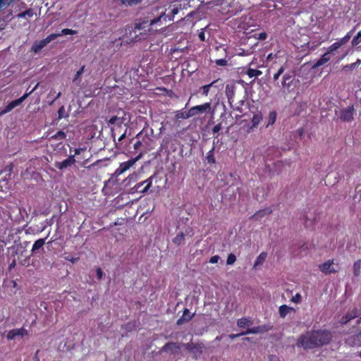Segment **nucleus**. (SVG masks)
I'll use <instances>...</instances> for the list:
<instances>
[{
    "label": "nucleus",
    "mask_w": 361,
    "mask_h": 361,
    "mask_svg": "<svg viewBox=\"0 0 361 361\" xmlns=\"http://www.w3.org/2000/svg\"><path fill=\"white\" fill-rule=\"evenodd\" d=\"M331 339L332 335L329 331H310L299 337L297 345L305 349H312L328 344Z\"/></svg>",
    "instance_id": "1"
},
{
    "label": "nucleus",
    "mask_w": 361,
    "mask_h": 361,
    "mask_svg": "<svg viewBox=\"0 0 361 361\" xmlns=\"http://www.w3.org/2000/svg\"><path fill=\"white\" fill-rule=\"evenodd\" d=\"M86 152V147H79L75 149V154L69 156L67 159L65 160L60 161V162H56L54 166L58 168L59 169H63L67 168L68 166H71L72 164H73L75 162H78L81 166L86 167V164L88 162V158H80V154L81 153ZM89 166H87L88 168Z\"/></svg>",
    "instance_id": "2"
},
{
    "label": "nucleus",
    "mask_w": 361,
    "mask_h": 361,
    "mask_svg": "<svg viewBox=\"0 0 361 361\" xmlns=\"http://www.w3.org/2000/svg\"><path fill=\"white\" fill-rule=\"evenodd\" d=\"M76 33H77L76 30H74L72 29H68V28H64L61 31V32L52 33L40 41L35 42L32 46V51H33L35 53H38L45 46H47L49 42H51L52 40L56 39L57 37L63 36V35H75Z\"/></svg>",
    "instance_id": "3"
},
{
    "label": "nucleus",
    "mask_w": 361,
    "mask_h": 361,
    "mask_svg": "<svg viewBox=\"0 0 361 361\" xmlns=\"http://www.w3.org/2000/svg\"><path fill=\"white\" fill-rule=\"evenodd\" d=\"M37 86H35L32 90L29 92L25 93L21 97L11 101L3 110H0V116H4V114L8 113L11 110H13L16 106H19L29 95H30L36 89Z\"/></svg>",
    "instance_id": "4"
},
{
    "label": "nucleus",
    "mask_w": 361,
    "mask_h": 361,
    "mask_svg": "<svg viewBox=\"0 0 361 361\" xmlns=\"http://www.w3.org/2000/svg\"><path fill=\"white\" fill-rule=\"evenodd\" d=\"M354 27L349 31L343 38L338 39L336 42L332 44L327 49V53L329 56L331 53L338 49L342 45L346 44L351 38L353 33L355 32Z\"/></svg>",
    "instance_id": "5"
},
{
    "label": "nucleus",
    "mask_w": 361,
    "mask_h": 361,
    "mask_svg": "<svg viewBox=\"0 0 361 361\" xmlns=\"http://www.w3.org/2000/svg\"><path fill=\"white\" fill-rule=\"evenodd\" d=\"M169 8L171 9V11L169 14L166 15L165 12H162L158 18L150 20L149 26L157 23L163 18L165 19L166 17H168L169 20H172L173 17L178 13L179 10L181 8V4H180L179 6H176V4L170 5Z\"/></svg>",
    "instance_id": "6"
},
{
    "label": "nucleus",
    "mask_w": 361,
    "mask_h": 361,
    "mask_svg": "<svg viewBox=\"0 0 361 361\" xmlns=\"http://www.w3.org/2000/svg\"><path fill=\"white\" fill-rule=\"evenodd\" d=\"M355 109L353 106H349L345 109L336 111V115L338 116L341 121L344 122H350L353 120Z\"/></svg>",
    "instance_id": "7"
},
{
    "label": "nucleus",
    "mask_w": 361,
    "mask_h": 361,
    "mask_svg": "<svg viewBox=\"0 0 361 361\" xmlns=\"http://www.w3.org/2000/svg\"><path fill=\"white\" fill-rule=\"evenodd\" d=\"M142 154L140 153L134 159H129L127 161L123 162L120 164L119 167L115 171L114 175L118 176L128 171L132 167L141 157Z\"/></svg>",
    "instance_id": "8"
},
{
    "label": "nucleus",
    "mask_w": 361,
    "mask_h": 361,
    "mask_svg": "<svg viewBox=\"0 0 361 361\" xmlns=\"http://www.w3.org/2000/svg\"><path fill=\"white\" fill-rule=\"evenodd\" d=\"M124 36H126V37L128 38V39H123V41H125L127 43L137 42L138 40L145 39V36L140 37L139 35L137 34L136 32L135 31V29L132 27H126L125 34L123 37Z\"/></svg>",
    "instance_id": "9"
},
{
    "label": "nucleus",
    "mask_w": 361,
    "mask_h": 361,
    "mask_svg": "<svg viewBox=\"0 0 361 361\" xmlns=\"http://www.w3.org/2000/svg\"><path fill=\"white\" fill-rule=\"evenodd\" d=\"M181 344L174 342L166 343L161 348V352L169 353L173 355L178 354L180 351Z\"/></svg>",
    "instance_id": "10"
},
{
    "label": "nucleus",
    "mask_w": 361,
    "mask_h": 361,
    "mask_svg": "<svg viewBox=\"0 0 361 361\" xmlns=\"http://www.w3.org/2000/svg\"><path fill=\"white\" fill-rule=\"evenodd\" d=\"M235 90H236V86L233 81H231L226 84V88H225V94L228 99V102L231 105H232V104L234 102Z\"/></svg>",
    "instance_id": "11"
},
{
    "label": "nucleus",
    "mask_w": 361,
    "mask_h": 361,
    "mask_svg": "<svg viewBox=\"0 0 361 361\" xmlns=\"http://www.w3.org/2000/svg\"><path fill=\"white\" fill-rule=\"evenodd\" d=\"M211 103L206 102L201 105H197L190 109V113L192 116H195L199 114H203L210 111Z\"/></svg>",
    "instance_id": "12"
},
{
    "label": "nucleus",
    "mask_w": 361,
    "mask_h": 361,
    "mask_svg": "<svg viewBox=\"0 0 361 361\" xmlns=\"http://www.w3.org/2000/svg\"><path fill=\"white\" fill-rule=\"evenodd\" d=\"M28 334L27 331L23 328L13 329L7 332L6 338L8 340L11 341L16 338L17 336L23 337Z\"/></svg>",
    "instance_id": "13"
},
{
    "label": "nucleus",
    "mask_w": 361,
    "mask_h": 361,
    "mask_svg": "<svg viewBox=\"0 0 361 361\" xmlns=\"http://www.w3.org/2000/svg\"><path fill=\"white\" fill-rule=\"evenodd\" d=\"M334 260L329 259L325 262L319 265V268L322 272L325 274H330L332 273H336L337 271L334 267Z\"/></svg>",
    "instance_id": "14"
},
{
    "label": "nucleus",
    "mask_w": 361,
    "mask_h": 361,
    "mask_svg": "<svg viewBox=\"0 0 361 361\" xmlns=\"http://www.w3.org/2000/svg\"><path fill=\"white\" fill-rule=\"evenodd\" d=\"M359 316L358 310L356 308H354L352 311L347 313L345 316H343L339 320V323L341 324H345L353 319Z\"/></svg>",
    "instance_id": "15"
},
{
    "label": "nucleus",
    "mask_w": 361,
    "mask_h": 361,
    "mask_svg": "<svg viewBox=\"0 0 361 361\" xmlns=\"http://www.w3.org/2000/svg\"><path fill=\"white\" fill-rule=\"evenodd\" d=\"M23 252L24 251L21 248H17L15 250V251L13 252V253L11 254V257H13V259L8 265V271H11L16 266L17 259H16V256H17L18 259H19L20 257L23 255Z\"/></svg>",
    "instance_id": "16"
},
{
    "label": "nucleus",
    "mask_w": 361,
    "mask_h": 361,
    "mask_svg": "<svg viewBox=\"0 0 361 361\" xmlns=\"http://www.w3.org/2000/svg\"><path fill=\"white\" fill-rule=\"evenodd\" d=\"M346 342L352 346H361V332L348 338Z\"/></svg>",
    "instance_id": "17"
},
{
    "label": "nucleus",
    "mask_w": 361,
    "mask_h": 361,
    "mask_svg": "<svg viewBox=\"0 0 361 361\" xmlns=\"http://www.w3.org/2000/svg\"><path fill=\"white\" fill-rule=\"evenodd\" d=\"M295 309L291 307H288L286 305H283L279 307V313L281 318H285L287 314L292 312H295Z\"/></svg>",
    "instance_id": "18"
},
{
    "label": "nucleus",
    "mask_w": 361,
    "mask_h": 361,
    "mask_svg": "<svg viewBox=\"0 0 361 361\" xmlns=\"http://www.w3.org/2000/svg\"><path fill=\"white\" fill-rule=\"evenodd\" d=\"M34 15V11L32 8H27L25 11L20 12L15 16L16 18H26L27 23L29 22L28 18H31Z\"/></svg>",
    "instance_id": "19"
},
{
    "label": "nucleus",
    "mask_w": 361,
    "mask_h": 361,
    "mask_svg": "<svg viewBox=\"0 0 361 361\" xmlns=\"http://www.w3.org/2000/svg\"><path fill=\"white\" fill-rule=\"evenodd\" d=\"M147 26H146V23L145 22H143V23H136L135 25V27H134V29H135V31L137 32V31H140V30H144V32H140L139 34V36L140 37H142V36H145V38L146 37L147 33V31H149L150 28H148L147 30H146L145 28L147 27Z\"/></svg>",
    "instance_id": "20"
},
{
    "label": "nucleus",
    "mask_w": 361,
    "mask_h": 361,
    "mask_svg": "<svg viewBox=\"0 0 361 361\" xmlns=\"http://www.w3.org/2000/svg\"><path fill=\"white\" fill-rule=\"evenodd\" d=\"M156 178V175L154 174L151 176L149 178L142 181V183L145 185L143 189L140 190V192L142 193H147L149 189L152 187V181Z\"/></svg>",
    "instance_id": "21"
},
{
    "label": "nucleus",
    "mask_w": 361,
    "mask_h": 361,
    "mask_svg": "<svg viewBox=\"0 0 361 361\" xmlns=\"http://www.w3.org/2000/svg\"><path fill=\"white\" fill-rule=\"evenodd\" d=\"M331 59V57L330 56L327 54V53H325L322 57L321 59H319L314 65H313V68H318L319 66H323L324 64L326 63L328 61H329Z\"/></svg>",
    "instance_id": "22"
},
{
    "label": "nucleus",
    "mask_w": 361,
    "mask_h": 361,
    "mask_svg": "<svg viewBox=\"0 0 361 361\" xmlns=\"http://www.w3.org/2000/svg\"><path fill=\"white\" fill-rule=\"evenodd\" d=\"M192 316L193 315L190 314V312L188 309L185 310L183 316L177 320V324L180 325L188 322L192 319Z\"/></svg>",
    "instance_id": "23"
},
{
    "label": "nucleus",
    "mask_w": 361,
    "mask_h": 361,
    "mask_svg": "<svg viewBox=\"0 0 361 361\" xmlns=\"http://www.w3.org/2000/svg\"><path fill=\"white\" fill-rule=\"evenodd\" d=\"M271 213V210L270 209H265L262 210H259L257 212L252 218L255 219L257 220L260 219L261 218L264 217V216H267Z\"/></svg>",
    "instance_id": "24"
},
{
    "label": "nucleus",
    "mask_w": 361,
    "mask_h": 361,
    "mask_svg": "<svg viewBox=\"0 0 361 361\" xmlns=\"http://www.w3.org/2000/svg\"><path fill=\"white\" fill-rule=\"evenodd\" d=\"M175 116L176 119H188L190 117H192L190 109L188 111H177Z\"/></svg>",
    "instance_id": "25"
},
{
    "label": "nucleus",
    "mask_w": 361,
    "mask_h": 361,
    "mask_svg": "<svg viewBox=\"0 0 361 361\" xmlns=\"http://www.w3.org/2000/svg\"><path fill=\"white\" fill-rule=\"evenodd\" d=\"M291 75L290 74H285L283 75L282 81H281V85L283 87L289 88L291 86L292 84V78Z\"/></svg>",
    "instance_id": "26"
},
{
    "label": "nucleus",
    "mask_w": 361,
    "mask_h": 361,
    "mask_svg": "<svg viewBox=\"0 0 361 361\" xmlns=\"http://www.w3.org/2000/svg\"><path fill=\"white\" fill-rule=\"evenodd\" d=\"M219 81V79H217V80H214L213 82H212L211 83H209L208 85H203L202 87H201L200 89L202 90V94L204 96H207L210 88L212 87L215 86V84L218 83Z\"/></svg>",
    "instance_id": "27"
},
{
    "label": "nucleus",
    "mask_w": 361,
    "mask_h": 361,
    "mask_svg": "<svg viewBox=\"0 0 361 361\" xmlns=\"http://www.w3.org/2000/svg\"><path fill=\"white\" fill-rule=\"evenodd\" d=\"M180 344H181V347L183 346L187 350H188L190 351H192L193 349H197L198 355H200L202 353L201 347L197 345L193 344L192 343H180Z\"/></svg>",
    "instance_id": "28"
},
{
    "label": "nucleus",
    "mask_w": 361,
    "mask_h": 361,
    "mask_svg": "<svg viewBox=\"0 0 361 361\" xmlns=\"http://www.w3.org/2000/svg\"><path fill=\"white\" fill-rule=\"evenodd\" d=\"M44 244L45 238H39L32 245V252L35 253L37 250L42 247Z\"/></svg>",
    "instance_id": "29"
},
{
    "label": "nucleus",
    "mask_w": 361,
    "mask_h": 361,
    "mask_svg": "<svg viewBox=\"0 0 361 361\" xmlns=\"http://www.w3.org/2000/svg\"><path fill=\"white\" fill-rule=\"evenodd\" d=\"M267 255L264 252H262V253H260L255 262L254 267L255 268L257 266L262 265L264 262V261L267 258Z\"/></svg>",
    "instance_id": "30"
},
{
    "label": "nucleus",
    "mask_w": 361,
    "mask_h": 361,
    "mask_svg": "<svg viewBox=\"0 0 361 361\" xmlns=\"http://www.w3.org/2000/svg\"><path fill=\"white\" fill-rule=\"evenodd\" d=\"M266 331L267 330L265 329L264 326H256V327H253L251 329H247V330L246 331H245V333H246V334H257L264 332Z\"/></svg>",
    "instance_id": "31"
},
{
    "label": "nucleus",
    "mask_w": 361,
    "mask_h": 361,
    "mask_svg": "<svg viewBox=\"0 0 361 361\" xmlns=\"http://www.w3.org/2000/svg\"><path fill=\"white\" fill-rule=\"evenodd\" d=\"M252 324V322L247 318L239 319L237 322V325L240 328H245Z\"/></svg>",
    "instance_id": "32"
},
{
    "label": "nucleus",
    "mask_w": 361,
    "mask_h": 361,
    "mask_svg": "<svg viewBox=\"0 0 361 361\" xmlns=\"http://www.w3.org/2000/svg\"><path fill=\"white\" fill-rule=\"evenodd\" d=\"M276 116H277V114L275 111H272L269 114V116L267 117V127H268L269 126L273 125L276 122Z\"/></svg>",
    "instance_id": "33"
},
{
    "label": "nucleus",
    "mask_w": 361,
    "mask_h": 361,
    "mask_svg": "<svg viewBox=\"0 0 361 361\" xmlns=\"http://www.w3.org/2000/svg\"><path fill=\"white\" fill-rule=\"evenodd\" d=\"M124 121V118L123 117H118L117 116L111 117L109 123L111 125H121Z\"/></svg>",
    "instance_id": "34"
},
{
    "label": "nucleus",
    "mask_w": 361,
    "mask_h": 361,
    "mask_svg": "<svg viewBox=\"0 0 361 361\" xmlns=\"http://www.w3.org/2000/svg\"><path fill=\"white\" fill-rule=\"evenodd\" d=\"M262 71L253 69V68H249L247 71V75L249 76V78H256L262 75Z\"/></svg>",
    "instance_id": "35"
},
{
    "label": "nucleus",
    "mask_w": 361,
    "mask_h": 361,
    "mask_svg": "<svg viewBox=\"0 0 361 361\" xmlns=\"http://www.w3.org/2000/svg\"><path fill=\"white\" fill-rule=\"evenodd\" d=\"M361 270V260H357L353 264V274L355 276H358Z\"/></svg>",
    "instance_id": "36"
},
{
    "label": "nucleus",
    "mask_w": 361,
    "mask_h": 361,
    "mask_svg": "<svg viewBox=\"0 0 361 361\" xmlns=\"http://www.w3.org/2000/svg\"><path fill=\"white\" fill-rule=\"evenodd\" d=\"M66 133L62 130H59L56 133L53 135L51 137V139L55 140H63L66 139Z\"/></svg>",
    "instance_id": "37"
},
{
    "label": "nucleus",
    "mask_w": 361,
    "mask_h": 361,
    "mask_svg": "<svg viewBox=\"0 0 361 361\" xmlns=\"http://www.w3.org/2000/svg\"><path fill=\"white\" fill-rule=\"evenodd\" d=\"M214 147H213L212 149L211 150H209L207 154L206 159L208 163L214 164L216 162V160H215V158L214 156Z\"/></svg>",
    "instance_id": "38"
},
{
    "label": "nucleus",
    "mask_w": 361,
    "mask_h": 361,
    "mask_svg": "<svg viewBox=\"0 0 361 361\" xmlns=\"http://www.w3.org/2000/svg\"><path fill=\"white\" fill-rule=\"evenodd\" d=\"M119 1L125 6H134L141 3L142 0H119Z\"/></svg>",
    "instance_id": "39"
},
{
    "label": "nucleus",
    "mask_w": 361,
    "mask_h": 361,
    "mask_svg": "<svg viewBox=\"0 0 361 361\" xmlns=\"http://www.w3.org/2000/svg\"><path fill=\"white\" fill-rule=\"evenodd\" d=\"M262 116L260 114H257L253 116L252 118V126L256 127L262 121Z\"/></svg>",
    "instance_id": "40"
},
{
    "label": "nucleus",
    "mask_w": 361,
    "mask_h": 361,
    "mask_svg": "<svg viewBox=\"0 0 361 361\" xmlns=\"http://www.w3.org/2000/svg\"><path fill=\"white\" fill-rule=\"evenodd\" d=\"M184 240V234L180 232L176 235L175 238L173 239V243L176 245H180L182 241Z\"/></svg>",
    "instance_id": "41"
},
{
    "label": "nucleus",
    "mask_w": 361,
    "mask_h": 361,
    "mask_svg": "<svg viewBox=\"0 0 361 361\" xmlns=\"http://www.w3.org/2000/svg\"><path fill=\"white\" fill-rule=\"evenodd\" d=\"M361 42V30L355 36L351 42L352 45L355 47Z\"/></svg>",
    "instance_id": "42"
},
{
    "label": "nucleus",
    "mask_w": 361,
    "mask_h": 361,
    "mask_svg": "<svg viewBox=\"0 0 361 361\" xmlns=\"http://www.w3.org/2000/svg\"><path fill=\"white\" fill-rule=\"evenodd\" d=\"M290 301L295 304H300L302 302V295L300 293H296L291 298Z\"/></svg>",
    "instance_id": "43"
},
{
    "label": "nucleus",
    "mask_w": 361,
    "mask_h": 361,
    "mask_svg": "<svg viewBox=\"0 0 361 361\" xmlns=\"http://www.w3.org/2000/svg\"><path fill=\"white\" fill-rule=\"evenodd\" d=\"M236 261V257L234 254H229L228 257H227V260H226V264L228 265H232L235 263V262Z\"/></svg>",
    "instance_id": "44"
},
{
    "label": "nucleus",
    "mask_w": 361,
    "mask_h": 361,
    "mask_svg": "<svg viewBox=\"0 0 361 361\" xmlns=\"http://www.w3.org/2000/svg\"><path fill=\"white\" fill-rule=\"evenodd\" d=\"M285 68L283 66H281L277 72L274 75L273 79L274 81H276L279 76L284 72Z\"/></svg>",
    "instance_id": "45"
},
{
    "label": "nucleus",
    "mask_w": 361,
    "mask_h": 361,
    "mask_svg": "<svg viewBox=\"0 0 361 361\" xmlns=\"http://www.w3.org/2000/svg\"><path fill=\"white\" fill-rule=\"evenodd\" d=\"M84 72V66L81 67L76 73L74 78H73V82H76L78 81V80L79 79L80 76L82 74V73Z\"/></svg>",
    "instance_id": "46"
},
{
    "label": "nucleus",
    "mask_w": 361,
    "mask_h": 361,
    "mask_svg": "<svg viewBox=\"0 0 361 361\" xmlns=\"http://www.w3.org/2000/svg\"><path fill=\"white\" fill-rule=\"evenodd\" d=\"M64 114H65V108L63 106H62L58 110L59 119H61L62 118H63Z\"/></svg>",
    "instance_id": "47"
},
{
    "label": "nucleus",
    "mask_w": 361,
    "mask_h": 361,
    "mask_svg": "<svg viewBox=\"0 0 361 361\" xmlns=\"http://www.w3.org/2000/svg\"><path fill=\"white\" fill-rule=\"evenodd\" d=\"M215 63L218 66H224L227 64V60L225 59H217L215 61Z\"/></svg>",
    "instance_id": "48"
},
{
    "label": "nucleus",
    "mask_w": 361,
    "mask_h": 361,
    "mask_svg": "<svg viewBox=\"0 0 361 361\" xmlns=\"http://www.w3.org/2000/svg\"><path fill=\"white\" fill-rule=\"evenodd\" d=\"M220 259V257L219 255H214V256H212L210 259H209V262L211 264H216L219 262V260Z\"/></svg>",
    "instance_id": "49"
},
{
    "label": "nucleus",
    "mask_w": 361,
    "mask_h": 361,
    "mask_svg": "<svg viewBox=\"0 0 361 361\" xmlns=\"http://www.w3.org/2000/svg\"><path fill=\"white\" fill-rule=\"evenodd\" d=\"M356 68L354 63L348 64L343 66V69L344 71H353V69Z\"/></svg>",
    "instance_id": "50"
},
{
    "label": "nucleus",
    "mask_w": 361,
    "mask_h": 361,
    "mask_svg": "<svg viewBox=\"0 0 361 361\" xmlns=\"http://www.w3.org/2000/svg\"><path fill=\"white\" fill-rule=\"evenodd\" d=\"M198 37L202 42L205 41L204 29H202L200 32Z\"/></svg>",
    "instance_id": "51"
},
{
    "label": "nucleus",
    "mask_w": 361,
    "mask_h": 361,
    "mask_svg": "<svg viewBox=\"0 0 361 361\" xmlns=\"http://www.w3.org/2000/svg\"><path fill=\"white\" fill-rule=\"evenodd\" d=\"M221 129V123H218L213 128L212 131L214 133H219Z\"/></svg>",
    "instance_id": "52"
},
{
    "label": "nucleus",
    "mask_w": 361,
    "mask_h": 361,
    "mask_svg": "<svg viewBox=\"0 0 361 361\" xmlns=\"http://www.w3.org/2000/svg\"><path fill=\"white\" fill-rule=\"evenodd\" d=\"M267 37V35L266 32H260L259 35H258V37H257V39H260V40H264L266 39Z\"/></svg>",
    "instance_id": "53"
},
{
    "label": "nucleus",
    "mask_w": 361,
    "mask_h": 361,
    "mask_svg": "<svg viewBox=\"0 0 361 361\" xmlns=\"http://www.w3.org/2000/svg\"><path fill=\"white\" fill-rule=\"evenodd\" d=\"M243 335H246V333L245 332H241L240 334H230L228 336L231 339H234L235 338H238L239 336H241Z\"/></svg>",
    "instance_id": "54"
},
{
    "label": "nucleus",
    "mask_w": 361,
    "mask_h": 361,
    "mask_svg": "<svg viewBox=\"0 0 361 361\" xmlns=\"http://www.w3.org/2000/svg\"><path fill=\"white\" fill-rule=\"evenodd\" d=\"M65 259L68 261H70L73 263L75 262L76 261H78V257H72L71 256H66L65 257Z\"/></svg>",
    "instance_id": "55"
},
{
    "label": "nucleus",
    "mask_w": 361,
    "mask_h": 361,
    "mask_svg": "<svg viewBox=\"0 0 361 361\" xmlns=\"http://www.w3.org/2000/svg\"><path fill=\"white\" fill-rule=\"evenodd\" d=\"M97 276L98 279H101L103 276V272L100 268L97 269Z\"/></svg>",
    "instance_id": "56"
},
{
    "label": "nucleus",
    "mask_w": 361,
    "mask_h": 361,
    "mask_svg": "<svg viewBox=\"0 0 361 361\" xmlns=\"http://www.w3.org/2000/svg\"><path fill=\"white\" fill-rule=\"evenodd\" d=\"M88 152H89V151H87V150H86V152H85V153L82 152L80 154V158H83V157L88 158V160H89L90 159V156H88Z\"/></svg>",
    "instance_id": "57"
},
{
    "label": "nucleus",
    "mask_w": 361,
    "mask_h": 361,
    "mask_svg": "<svg viewBox=\"0 0 361 361\" xmlns=\"http://www.w3.org/2000/svg\"><path fill=\"white\" fill-rule=\"evenodd\" d=\"M142 145V142L140 141H137L135 144H134V148L135 149H138L140 146Z\"/></svg>",
    "instance_id": "58"
},
{
    "label": "nucleus",
    "mask_w": 361,
    "mask_h": 361,
    "mask_svg": "<svg viewBox=\"0 0 361 361\" xmlns=\"http://www.w3.org/2000/svg\"><path fill=\"white\" fill-rule=\"evenodd\" d=\"M190 0H177V1H179V2H181V1H183V7H185V6L188 5L189 3H190Z\"/></svg>",
    "instance_id": "59"
},
{
    "label": "nucleus",
    "mask_w": 361,
    "mask_h": 361,
    "mask_svg": "<svg viewBox=\"0 0 361 361\" xmlns=\"http://www.w3.org/2000/svg\"><path fill=\"white\" fill-rule=\"evenodd\" d=\"M143 185H144V183H142V182H140V183H137V185H135L134 188L136 190H139Z\"/></svg>",
    "instance_id": "60"
},
{
    "label": "nucleus",
    "mask_w": 361,
    "mask_h": 361,
    "mask_svg": "<svg viewBox=\"0 0 361 361\" xmlns=\"http://www.w3.org/2000/svg\"><path fill=\"white\" fill-rule=\"evenodd\" d=\"M355 68H357V66H359L360 64H361V60L360 59H357L355 63H353Z\"/></svg>",
    "instance_id": "61"
},
{
    "label": "nucleus",
    "mask_w": 361,
    "mask_h": 361,
    "mask_svg": "<svg viewBox=\"0 0 361 361\" xmlns=\"http://www.w3.org/2000/svg\"><path fill=\"white\" fill-rule=\"evenodd\" d=\"M27 259H23V260H21V261L20 262V264L21 265H23V266H25V265L26 264V263H27Z\"/></svg>",
    "instance_id": "62"
},
{
    "label": "nucleus",
    "mask_w": 361,
    "mask_h": 361,
    "mask_svg": "<svg viewBox=\"0 0 361 361\" xmlns=\"http://www.w3.org/2000/svg\"><path fill=\"white\" fill-rule=\"evenodd\" d=\"M298 132L299 135H300V136H302V134H303V129H302V128H299V129L298 130Z\"/></svg>",
    "instance_id": "63"
},
{
    "label": "nucleus",
    "mask_w": 361,
    "mask_h": 361,
    "mask_svg": "<svg viewBox=\"0 0 361 361\" xmlns=\"http://www.w3.org/2000/svg\"><path fill=\"white\" fill-rule=\"evenodd\" d=\"M126 137V134H122L120 137L118 138V141H121L124 137Z\"/></svg>",
    "instance_id": "64"
}]
</instances>
